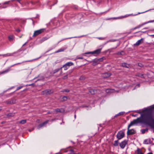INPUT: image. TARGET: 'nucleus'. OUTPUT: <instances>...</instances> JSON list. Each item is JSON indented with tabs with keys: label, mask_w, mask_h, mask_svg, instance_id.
<instances>
[{
	"label": "nucleus",
	"mask_w": 154,
	"mask_h": 154,
	"mask_svg": "<svg viewBox=\"0 0 154 154\" xmlns=\"http://www.w3.org/2000/svg\"><path fill=\"white\" fill-rule=\"evenodd\" d=\"M137 122L139 123H143L145 124H149L151 122H154L152 115L150 113H146L141 115L140 117L137 118Z\"/></svg>",
	"instance_id": "f257e3e1"
},
{
	"label": "nucleus",
	"mask_w": 154,
	"mask_h": 154,
	"mask_svg": "<svg viewBox=\"0 0 154 154\" xmlns=\"http://www.w3.org/2000/svg\"><path fill=\"white\" fill-rule=\"evenodd\" d=\"M137 120L138 119H136L133 120L128 125L127 132L128 135L132 134L135 133V131L133 129L130 130L129 128L131 126L139 123L137 122Z\"/></svg>",
	"instance_id": "f03ea898"
},
{
	"label": "nucleus",
	"mask_w": 154,
	"mask_h": 154,
	"mask_svg": "<svg viewBox=\"0 0 154 154\" xmlns=\"http://www.w3.org/2000/svg\"><path fill=\"white\" fill-rule=\"evenodd\" d=\"M125 136L124 132L122 131H120L118 132L116 137L119 140H120L123 138Z\"/></svg>",
	"instance_id": "7ed1b4c3"
},
{
	"label": "nucleus",
	"mask_w": 154,
	"mask_h": 154,
	"mask_svg": "<svg viewBox=\"0 0 154 154\" xmlns=\"http://www.w3.org/2000/svg\"><path fill=\"white\" fill-rule=\"evenodd\" d=\"M45 30V29H42L39 30L35 31L33 34V36H36L43 32Z\"/></svg>",
	"instance_id": "20e7f679"
},
{
	"label": "nucleus",
	"mask_w": 154,
	"mask_h": 154,
	"mask_svg": "<svg viewBox=\"0 0 154 154\" xmlns=\"http://www.w3.org/2000/svg\"><path fill=\"white\" fill-rule=\"evenodd\" d=\"M127 143V141L126 140H124L120 143L119 145L121 148L124 149Z\"/></svg>",
	"instance_id": "39448f33"
},
{
	"label": "nucleus",
	"mask_w": 154,
	"mask_h": 154,
	"mask_svg": "<svg viewBox=\"0 0 154 154\" xmlns=\"http://www.w3.org/2000/svg\"><path fill=\"white\" fill-rule=\"evenodd\" d=\"M48 120H47L46 121L44 122L42 124H40L37 127V129H39L43 127V126H45L46 124L48 122Z\"/></svg>",
	"instance_id": "423d86ee"
},
{
	"label": "nucleus",
	"mask_w": 154,
	"mask_h": 154,
	"mask_svg": "<svg viewBox=\"0 0 154 154\" xmlns=\"http://www.w3.org/2000/svg\"><path fill=\"white\" fill-rule=\"evenodd\" d=\"M43 94H50L52 93V91L51 90H46L42 92Z\"/></svg>",
	"instance_id": "0eeeda50"
},
{
	"label": "nucleus",
	"mask_w": 154,
	"mask_h": 154,
	"mask_svg": "<svg viewBox=\"0 0 154 154\" xmlns=\"http://www.w3.org/2000/svg\"><path fill=\"white\" fill-rule=\"evenodd\" d=\"M137 14L134 15H136ZM131 15H133L132 14H126L124 16H122L120 17H114L113 19H122L124 18H125L126 17H127L129 16H131Z\"/></svg>",
	"instance_id": "6e6552de"
},
{
	"label": "nucleus",
	"mask_w": 154,
	"mask_h": 154,
	"mask_svg": "<svg viewBox=\"0 0 154 154\" xmlns=\"http://www.w3.org/2000/svg\"><path fill=\"white\" fill-rule=\"evenodd\" d=\"M111 75V74L109 73H103L102 75V77L104 78H106L107 77H109Z\"/></svg>",
	"instance_id": "1a4fd4ad"
},
{
	"label": "nucleus",
	"mask_w": 154,
	"mask_h": 154,
	"mask_svg": "<svg viewBox=\"0 0 154 154\" xmlns=\"http://www.w3.org/2000/svg\"><path fill=\"white\" fill-rule=\"evenodd\" d=\"M143 38H141L140 39L138 40L135 44V45H139L140 44L142 43H143Z\"/></svg>",
	"instance_id": "9d476101"
},
{
	"label": "nucleus",
	"mask_w": 154,
	"mask_h": 154,
	"mask_svg": "<svg viewBox=\"0 0 154 154\" xmlns=\"http://www.w3.org/2000/svg\"><path fill=\"white\" fill-rule=\"evenodd\" d=\"M73 65V63L72 62H68L63 65V67L67 66V67H69Z\"/></svg>",
	"instance_id": "9b49d317"
},
{
	"label": "nucleus",
	"mask_w": 154,
	"mask_h": 154,
	"mask_svg": "<svg viewBox=\"0 0 154 154\" xmlns=\"http://www.w3.org/2000/svg\"><path fill=\"white\" fill-rule=\"evenodd\" d=\"M114 91V90L112 89H108L106 90V92L107 93H113Z\"/></svg>",
	"instance_id": "f8f14e48"
},
{
	"label": "nucleus",
	"mask_w": 154,
	"mask_h": 154,
	"mask_svg": "<svg viewBox=\"0 0 154 154\" xmlns=\"http://www.w3.org/2000/svg\"><path fill=\"white\" fill-rule=\"evenodd\" d=\"M66 49V48H61L57 51H56L55 52V53H57L61 52L65 50Z\"/></svg>",
	"instance_id": "ddd939ff"
},
{
	"label": "nucleus",
	"mask_w": 154,
	"mask_h": 154,
	"mask_svg": "<svg viewBox=\"0 0 154 154\" xmlns=\"http://www.w3.org/2000/svg\"><path fill=\"white\" fill-rule=\"evenodd\" d=\"M97 90L93 89H90L89 91L90 93L92 94H95L97 93Z\"/></svg>",
	"instance_id": "4468645a"
},
{
	"label": "nucleus",
	"mask_w": 154,
	"mask_h": 154,
	"mask_svg": "<svg viewBox=\"0 0 154 154\" xmlns=\"http://www.w3.org/2000/svg\"><path fill=\"white\" fill-rule=\"evenodd\" d=\"M101 49H98L97 50H96L94 51H93V54H100L101 52Z\"/></svg>",
	"instance_id": "2eb2a0df"
},
{
	"label": "nucleus",
	"mask_w": 154,
	"mask_h": 154,
	"mask_svg": "<svg viewBox=\"0 0 154 154\" xmlns=\"http://www.w3.org/2000/svg\"><path fill=\"white\" fill-rule=\"evenodd\" d=\"M92 62V64L94 66L96 65L99 63L98 60L97 59L94 60Z\"/></svg>",
	"instance_id": "dca6fc26"
},
{
	"label": "nucleus",
	"mask_w": 154,
	"mask_h": 154,
	"mask_svg": "<svg viewBox=\"0 0 154 154\" xmlns=\"http://www.w3.org/2000/svg\"><path fill=\"white\" fill-rule=\"evenodd\" d=\"M125 113V112H120L118 114L114 116V118H115V117H118V116L123 115Z\"/></svg>",
	"instance_id": "f3484780"
},
{
	"label": "nucleus",
	"mask_w": 154,
	"mask_h": 154,
	"mask_svg": "<svg viewBox=\"0 0 154 154\" xmlns=\"http://www.w3.org/2000/svg\"><path fill=\"white\" fill-rule=\"evenodd\" d=\"M136 75L139 77H140L141 78H144L145 76V75L144 74H141L140 73H138Z\"/></svg>",
	"instance_id": "a211bd4d"
},
{
	"label": "nucleus",
	"mask_w": 154,
	"mask_h": 154,
	"mask_svg": "<svg viewBox=\"0 0 154 154\" xmlns=\"http://www.w3.org/2000/svg\"><path fill=\"white\" fill-rule=\"evenodd\" d=\"M122 66L123 67H125L127 68H128L130 66L129 64L126 63H122Z\"/></svg>",
	"instance_id": "6ab92c4d"
},
{
	"label": "nucleus",
	"mask_w": 154,
	"mask_h": 154,
	"mask_svg": "<svg viewBox=\"0 0 154 154\" xmlns=\"http://www.w3.org/2000/svg\"><path fill=\"white\" fill-rule=\"evenodd\" d=\"M143 143L145 144H149L150 143V139H147L145 140L143 142Z\"/></svg>",
	"instance_id": "aec40b11"
},
{
	"label": "nucleus",
	"mask_w": 154,
	"mask_h": 154,
	"mask_svg": "<svg viewBox=\"0 0 154 154\" xmlns=\"http://www.w3.org/2000/svg\"><path fill=\"white\" fill-rule=\"evenodd\" d=\"M137 154H143L141 150L140 149H138L136 151Z\"/></svg>",
	"instance_id": "412c9836"
},
{
	"label": "nucleus",
	"mask_w": 154,
	"mask_h": 154,
	"mask_svg": "<svg viewBox=\"0 0 154 154\" xmlns=\"http://www.w3.org/2000/svg\"><path fill=\"white\" fill-rule=\"evenodd\" d=\"M14 53H7L6 54H4V56L5 57L12 56L13 55V54H14Z\"/></svg>",
	"instance_id": "4be33fe9"
},
{
	"label": "nucleus",
	"mask_w": 154,
	"mask_h": 154,
	"mask_svg": "<svg viewBox=\"0 0 154 154\" xmlns=\"http://www.w3.org/2000/svg\"><path fill=\"white\" fill-rule=\"evenodd\" d=\"M14 38V37L13 35H11L8 37V38L10 41H12Z\"/></svg>",
	"instance_id": "5701e85b"
},
{
	"label": "nucleus",
	"mask_w": 154,
	"mask_h": 154,
	"mask_svg": "<svg viewBox=\"0 0 154 154\" xmlns=\"http://www.w3.org/2000/svg\"><path fill=\"white\" fill-rule=\"evenodd\" d=\"M148 129L147 128H146L144 129H143L141 130V132L143 134H144L146 132H147L148 131Z\"/></svg>",
	"instance_id": "b1692460"
},
{
	"label": "nucleus",
	"mask_w": 154,
	"mask_h": 154,
	"mask_svg": "<svg viewBox=\"0 0 154 154\" xmlns=\"http://www.w3.org/2000/svg\"><path fill=\"white\" fill-rule=\"evenodd\" d=\"M10 70V68H8V69H6L5 70V71L2 72H1V74H4V73L8 72Z\"/></svg>",
	"instance_id": "393cba45"
},
{
	"label": "nucleus",
	"mask_w": 154,
	"mask_h": 154,
	"mask_svg": "<svg viewBox=\"0 0 154 154\" xmlns=\"http://www.w3.org/2000/svg\"><path fill=\"white\" fill-rule=\"evenodd\" d=\"M114 146H116L118 145V140H115L114 141V143L113 144Z\"/></svg>",
	"instance_id": "a878e982"
},
{
	"label": "nucleus",
	"mask_w": 154,
	"mask_h": 154,
	"mask_svg": "<svg viewBox=\"0 0 154 154\" xmlns=\"http://www.w3.org/2000/svg\"><path fill=\"white\" fill-rule=\"evenodd\" d=\"M15 102H16V101L15 100L14 101L13 100H12L9 101H8L7 102V103L8 104H13V103H15Z\"/></svg>",
	"instance_id": "bb28decb"
},
{
	"label": "nucleus",
	"mask_w": 154,
	"mask_h": 154,
	"mask_svg": "<svg viewBox=\"0 0 154 154\" xmlns=\"http://www.w3.org/2000/svg\"><path fill=\"white\" fill-rule=\"evenodd\" d=\"M26 122V120H23L20 122V123L22 124H24Z\"/></svg>",
	"instance_id": "cd10ccee"
},
{
	"label": "nucleus",
	"mask_w": 154,
	"mask_h": 154,
	"mask_svg": "<svg viewBox=\"0 0 154 154\" xmlns=\"http://www.w3.org/2000/svg\"><path fill=\"white\" fill-rule=\"evenodd\" d=\"M10 2H11L10 1L5 2H4L2 3V5H5V4H8Z\"/></svg>",
	"instance_id": "c85d7f7f"
},
{
	"label": "nucleus",
	"mask_w": 154,
	"mask_h": 154,
	"mask_svg": "<svg viewBox=\"0 0 154 154\" xmlns=\"http://www.w3.org/2000/svg\"><path fill=\"white\" fill-rule=\"evenodd\" d=\"M56 112H62L63 111L61 110V109H57L55 110Z\"/></svg>",
	"instance_id": "c756f323"
},
{
	"label": "nucleus",
	"mask_w": 154,
	"mask_h": 154,
	"mask_svg": "<svg viewBox=\"0 0 154 154\" xmlns=\"http://www.w3.org/2000/svg\"><path fill=\"white\" fill-rule=\"evenodd\" d=\"M60 69H60H55L53 73L54 74V73H56L57 72H58V71H59V70Z\"/></svg>",
	"instance_id": "7c9ffc66"
},
{
	"label": "nucleus",
	"mask_w": 154,
	"mask_h": 154,
	"mask_svg": "<svg viewBox=\"0 0 154 154\" xmlns=\"http://www.w3.org/2000/svg\"><path fill=\"white\" fill-rule=\"evenodd\" d=\"M63 101H66L67 99V97L66 96H64L62 98Z\"/></svg>",
	"instance_id": "2f4dec72"
},
{
	"label": "nucleus",
	"mask_w": 154,
	"mask_h": 154,
	"mask_svg": "<svg viewBox=\"0 0 154 154\" xmlns=\"http://www.w3.org/2000/svg\"><path fill=\"white\" fill-rule=\"evenodd\" d=\"M141 27H142V26H141V24L140 25H139L135 27L134 28V29H138V28H140Z\"/></svg>",
	"instance_id": "473e14b6"
},
{
	"label": "nucleus",
	"mask_w": 154,
	"mask_h": 154,
	"mask_svg": "<svg viewBox=\"0 0 154 154\" xmlns=\"http://www.w3.org/2000/svg\"><path fill=\"white\" fill-rule=\"evenodd\" d=\"M21 63H17L15 64H14L13 65H12L11 66H10V68H10H10L11 67H12L13 66H15V65H19V64H21Z\"/></svg>",
	"instance_id": "72a5a7b5"
},
{
	"label": "nucleus",
	"mask_w": 154,
	"mask_h": 154,
	"mask_svg": "<svg viewBox=\"0 0 154 154\" xmlns=\"http://www.w3.org/2000/svg\"><path fill=\"white\" fill-rule=\"evenodd\" d=\"M149 23V21L147 22H145V23H143L142 24H141V26H143L144 25H145V24H146L147 23Z\"/></svg>",
	"instance_id": "f704fd0d"
},
{
	"label": "nucleus",
	"mask_w": 154,
	"mask_h": 154,
	"mask_svg": "<svg viewBox=\"0 0 154 154\" xmlns=\"http://www.w3.org/2000/svg\"><path fill=\"white\" fill-rule=\"evenodd\" d=\"M7 116H14V114L12 113H10L7 115Z\"/></svg>",
	"instance_id": "c9c22d12"
},
{
	"label": "nucleus",
	"mask_w": 154,
	"mask_h": 154,
	"mask_svg": "<svg viewBox=\"0 0 154 154\" xmlns=\"http://www.w3.org/2000/svg\"><path fill=\"white\" fill-rule=\"evenodd\" d=\"M138 65L140 67H142L143 66V65L141 63H138Z\"/></svg>",
	"instance_id": "e433bc0d"
},
{
	"label": "nucleus",
	"mask_w": 154,
	"mask_h": 154,
	"mask_svg": "<svg viewBox=\"0 0 154 154\" xmlns=\"http://www.w3.org/2000/svg\"><path fill=\"white\" fill-rule=\"evenodd\" d=\"M98 60V62L99 63L100 62L102 61L103 60V58H101L97 59Z\"/></svg>",
	"instance_id": "4c0bfd02"
},
{
	"label": "nucleus",
	"mask_w": 154,
	"mask_h": 154,
	"mask_svg": "<svg viewBox=\"0 0 154 154\" xmlns=\"http://www.w3.org/2000/svg\"><path fill=\"white\" fill-rule=\"evenodd\" d=\"M85 54H93V52H89L85 53Z\"/></svg>",
	"instance_id": "58836bf2"
},
{
	"label": "nucleus",
	"mask_w": 154,
	"mask_h": 154,
	"mask_svg": "<svg viewBox=\"0 0 154 154\" xmlns=\"http://www.w3.org/2000/svg\"><path fill=\"white\" fill-rule=\"evenodd\" d=\"M23 87V86H19L17 88V90H19L21 88H22V87Z\"/></svg>",
	"instance_id": "ea45409f"
},
{
	"label": "nucleus",
	"mask_w": 154,
	"mask_h": 154,
	"mask_svg": "<svg viewBox=\"0 0 154 154\" xmlns=\"http://www.w3.org/2000/svg\"><path fill=\"white\" fill-rule=\"evenodd\" d=\"M63 67L64 68V69L65 70H66L67 69H68V67H67V66H64V67H63ZM62 67L60 69H62Z\"/></svg>",
	"instance_id": "a19ab883"
},
{
	"label": "nucleus",
	"mask_w": 154,
	"mask_h": 154,
	"mask_svg": "<svg viewBox=\"0 0 154 154\" xmlns=\"http://www.w3.org/2000/svg\"><path fill=\"white\" fill-rule=\"evenodd\" d=\"M68 78V77H67V75H66L64 76L63 77V79H67Z\"/></svg>",
	"instance_id": "79ce46f5"
},
{
	"label": "nucleus",
	"mask_w": 154,
	"mask_h": 154,
	"mask_svg": "<svg viewBox=\"0 0 154 154\" xmlns=\"http://www.w3.org/2000/svg\"><path fill=\"white\" fill-rule=\"evenodd\" d=\"M64 91H65L66 92H69V90L68 89H66L64 90Z\"/></svg>",
	"instance_id": "37998d69"
},
{
	"label": "nucleus",
	"mask_w": 154,
	"mask_h": 154,
	"mask_svg": "<svg viewBox=\"0 0 154 154\" xmlns=\"http://www.w3.org/2000/svg\"><path fill=\"white\" fill-rule=\"evenodd\" d=\"M16 31L18 32H20V30L19 29H18L16 30Z\"/></svg>",
	"instance_id": "c03bdc74"
},
{
	"label": "nucleus",
	"mask_w": 154,
	"mask_h": 154,
	"mask_svg": "<svg viewBox=\"0 0 154 154\" xmlns=\"http://www.w3.org/2000/svg\"><path fill=\"white\" fill-rule=\"evenodd\" d=\"M149 23L154 22V20L149 21Z\"/></svg>",
	"instance_id": "a18cd8bd"
},
{
	"label": "nucleus",
	"mask_w": 154,
	"mask_h": 154,
	"mask_svg": "<svg viewBox=\"0 0 154 154\" xmlns=\"http://www.w3.org/2000/svg\"><path fill=\"white\" fill-rule=\"evenodd\" d=\"M48 39V38H43V41H45Z\"/></svg>",
	"instance_id": "49530a36"
},
{
	"label": "nucleus",
	"mask_w": 154,
	"mask_h": 154,
	"mask_svg": "<svg viewBox=\"0 0 154 154\" xmlns=\"http://www.w3.org/2000/svg\"><path fill=\"white\" fill-rule=\"evenodd\" d=\"M21 0H16V1H17L20 4H21L20 2V1Z\"/></svg>",
	"instance_id": "de8ad7c7"
},
{
	"label": "nucleus",
	"mask_w": 154,
	"mask_h": 154,
	"mask_svg": "<svg viewBox=\"0 0 154 154\" xmlns=\"http://www.w3.org/2000/svg\"><path fill=\"white\" fill-rule=\"evenodd\" d=\"M151 126L152 127V128H154V124L153 125H151ZM153 132L154 133V130H153Z\"/></svg>",
	"instance_id": "09e8293b"
},
{
	"label": "nucleus",
	"mask_w": 154,
	"mask_h": 154,
	"mask_svg": "<svg viewBox=\"0 0 154 154\" xmlns=\"http://www.w3.org/2000/svg\"><path fill=\"white\" fill-rule=\"evenodd\" d=\"M32 60H29V61H25V62H23V63H24V62H29V61H32Z\"/></svg>",
	"instance_id": "8fccbe9b"
},
{
	"label": "nucleus",
	"mask_w": 154,
	"mask_h": 154,
	"mask_svg": "<svg viewBox=\"0 0 154 154\" xmlns=\"http://www.w3.org/2000/svg\"><path fill=\"white\" fill-rule=\"evenodd\" d=\"M83 79V77H81L80 78V79Z\"/></svg>",
	"instance_id": "3c124183"
},
{
	"label": "nucleus",
	"mask_w": 154,
	"mask_h": 154,
	"mask_svg": "<svg viewBox=\"0 0 154 154\" xmlns=\"http://www.w3.org/2000/svg\"><path fill=\"white\" fill-rule=\"evenodd\" d=\"M147 11H145V12H146ZM144 13V12H141V13H138V14H140L143 13Z\"/></svg>",
	"instance_id": "603ef678"
},
{
	"label": "nucleus",
	"mask_w": 154,
	"mask_h": 154,
	"mask_svg": "<svg viewBox=\"0 0 154 154\" xmlns=\"http://www.w3.org/2000/svg\"><path fill=\"white\" fill-rule=\"evenodd\" d=\"M7 7V6H5V7H2V8H6Z\"/></svg>",
	"instance_id": "864d4df0"
},
{
	"label": "nucleus",
	"mask_w": 154,
	"mask_h": 154,
	"mask_svg": "<svg viewBox=\"0 0 154 154\" xmlns=\"http://www.w3.org/2000/svg\"><path fill=\"white\" fill-rule=\"evenodd\" d=\"M79 59H83V57H80L79 58Z\"/></svg>",
	"instance_id": "5fc2aeb1"
},
{
	"label": "nucleus",
	"mask_w": 154,
	"mask_h": 154,
	"mask_svg": "<svg viewBox=\"0 0 154 154\" xmlns=\"http://www.w3.org/2000/svg\"><path fill=\"white\" fill-rule=\"evenodd\" d=\"M2 110V109L1 107H0V111Z\"/></svg>",
	"instance_id": "6e6d98bb"
},
{
	"label": "nucleus",
	"mask_w": 154,
	"mask_h": 154,
	"mask_svg": "<svg viewBox=\"0 0 154 154\" xmlns=\"http://www.w3.org/2000/svg\"><path fill=\"white\" fill-rule=\"evenodd\" d=\"M133 116H134V117H135L136 116V115H133Z\"/></svg>",
	"instance_id": "4d7b16f0"
},
{
	"label": "nucleus",
	"mask_w": 154,
	"mask_h": 154,
	"mask_svg": "<svg viewBox=\"0 0 154 154\" xmlns=\"http://www.w3.org/2000/svg\"><path fill=\"white\" fill-rule=\"evenodd\" d=\"M14 1H16V0H11V1H12V2H13Z\"/></svg>",
	"instance_id": "13d9d810"
},
{
	"label": "nucleus",
	"mask_w": 154,
	"mask_h": 154,
	"mask_svg": "<svg viewBox=\"0 0 154 154\" xmlns=\"http://www.w3.org/2000/svg\"><path fill=\"white\" fill-rule=\"evenodd\" d=\"M147 154H152V153H148Z\"/></svg>",
	"instance_id": "bf43d9fd"
},
{
	"label": "nucleus",
	"mask_w": 154,
	"mask_h": 154,
	"mask_svg": "<svg viewBox=\"0 0 154 154\" xmlns=\"http://www.w3.org/2000/svg\"><path fill=\"white\" fill-rule=\"evenodd\" d=\"M33 84H30V85H32Z\"/></svg>",
	"instance_id": "052dcab7"
},
{
	"label": "nucleus",
	"mask_w": 154,
	"mask_h": 154,
	"mask_svg": "<svg viewBox=\"0 0 154 154\" xmlns=\"http://www.w3.org/2000/svg\"><path fill=\"white\" fill-rule=\"evenodd\" d=\"M74 117H75V118H76V115H75Z\"/></svg>",
	"instance_id": "680f3d73"
},
{
	"label": "nucleus",
	"mask_w": 154,
	"mask_h": 154,
	"mask_svg": "<svg viewBox=\"0 0 154 154\" xmlns=\"http://www.w3.org/2000/svg\"><path fill=\"white\" fill-rule=\"evenodd\" d=\"M71 151L72 152H73V150H71Z\"/></svg>",
	"instance_id": "e2e57ef3"
},
{
	"label": "nucleus",
	"mask_w": 154,
	"mask_h": 154,
	"mask_svg": "<svg viewBox=\"0 0 154 154\" xmlns=\"http://www.w3.org/2000/svg\"><path fill=\"white\" fill-rule=\"evenodd\" d=\"M139 85H140L139 84L137 85L138 86V87L139 86Z\"/></svg>",
	"instance_id": "0e129e2a"
},
{
	"label": "nucleus",
	"mask_w": 154,
	"mask_h": 154,
	"mask_svg": "<svg viewBox=\"0 0 154 154\" xmlns=\"http://www.w3.org/2000/svg\"><path fill=\"white\" fill-rule=\"evenodd\" d=\"M26 43H25L23 45V46H24V45H25Z\"/></svg>",
	"instance_id": "69168bd1"
},
{
	"label": "nucleus",
	"mask_w": 154,
	"mask_h": 154,
	"mask_svg": "<svg viewBox=\"0 0 154 154\" xmlns=\"http://www.w3.org/2000/svg\"><path fill=\"white\" fill-rule=\"evenodd\" d=\"M151 36H154V35H151Z\"/></svg>",
	"instance_id": "338daca9"
},
{
	"label": "nucleus",
	"mask_w": 154,
	"mask_h": 154,
	"mask_svg": "<svg viewBox=\"0 0 154 154\" xmlns=\"http://www.w3.org/2000/svg\"><path fill=\"white\" fill-rule=\"evenodd\" d=\"M139 113L141 114V112H139Z\"/></svg>",
	"instance_id": "774afa93"
}]
</instances>
